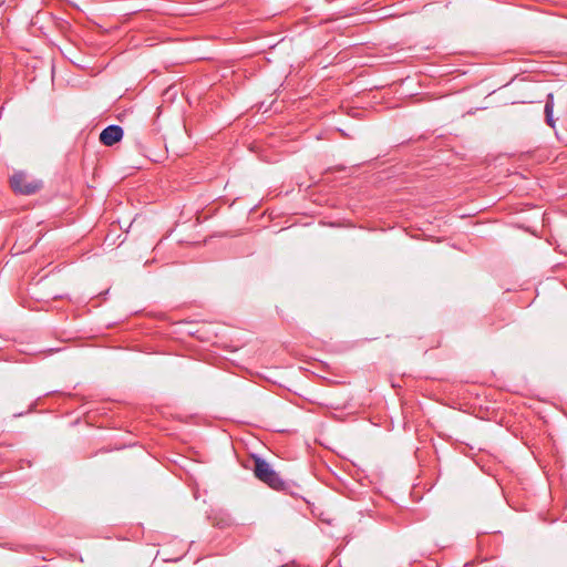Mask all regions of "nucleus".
Wrapping results in <instances>:
<instances>
[{
	"mask_svg": "<svg viewBox=\"0 0 567 567\" xmlns=\"http://www.w3.org/2000/svg\"><path fill=\"white\" fill-rule=\"evenodd\" d=\"M254 460V474L262 483L270 488L289 494L297 495L296 489L298 486L292 482L284 480L278 472H276L270 464L260 456H252Z\"/></svg>",
	"mask_w": 567,
	"mask_h": 567,
	"instance_id": "obj_1",
	"label": "nucleus"
},
{
	"mask_svg": "<svg viewBox=\"0 0 567 567\" xmlns=\"http://www.w3.org/2000/svg\"><path fill=\"white\" fill-rule=\"evenodd\" d=\"M10 187L18 195L30 196L43 188V182L30 176L24 171H17L10 177Z\"/></svg>",
	"mask_w": 567,
	"mask_h": 567,
	"instance_id": "obj_2",
	"label": "nucleus"
},
{
	"mask_svg": "<svg viewBox=\"0 0 567 567\" xmlns=\"http://www.w3.org/2000/svg\"><path fill=\"white\" fill-rule=\"evenodd\" d=\"M124 131L120 125H109L100 134V142L105 146H112L123 138Z\"/></svg>",
	"mask_w": 567,
	"mask_h": 567,
	"instance_id": "obj_3",
	"label": "nucleus"
},
{
	"mask_svg": "<svg viewBox=\"0 0 567 567\" xmlns=\"http://www.w3.org/2000/svg\"><path fill=\"white\" fill-rule=\"evenodd\" d=\"M544 112H545L546 123L550 127H554L555 121H554V116H553V112H554V95L553 94L547 95Z\"/></svg>",
	"mask_w": 567,
	"mask_h": 567,
	"instance_id": "obj_4",
	"label": "nucleus"
}]
</instances>
